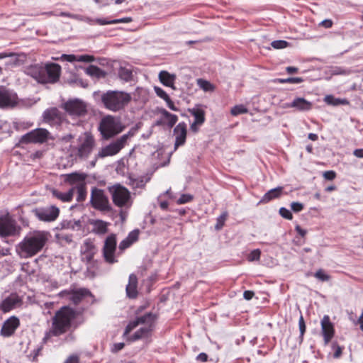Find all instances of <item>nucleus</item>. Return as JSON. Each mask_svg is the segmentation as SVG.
I'll use <instances>...</instances> for the list:
<instances>
[{
  "mask_svg": "<svg viewBox=\"0 0 363 363\" xmlns=\"http://www.w3.org/2000/svg\"><path fill=\"white\" fill-rule=\"evenodd\" d=\"M193 196L189 194H184L181 195L179 199L177 201L178 204H184L189 203L193 200Z\"/></svg>",
  "mask_w": 363,
  "mask_h": 363,
  "instance_id": "49530a36",
  "label": "nucleus"
},
{
  "mask_svg": "<svg viewBox=\"0 0 363 363\" xmlns=\"http://www.w3.org/2000/svg\"><path fill=\"white\" fill-rule=\"evenodd\" d=\"M227 217H228V213L223 212L220 216H218L217 218L216 224L215 225L216 230H219L223 227Z\"/></svg>",
  "mask_w": 363,
  "mask_h": 363,
  "instance_id": "58836bf2",
  "label": "nucleus"
},
{
  "mask_svg": "<svg viewBox=\"0 0 363 363\" xmlns=\"http://www.w3.org/2000/svg\"><path fill=\"white\" fill-rule=\"evenodd\" d=\"M74 189H70L67 192L62 193L56 189L52 190V194L53 196L57 198V199L62 201V202H69L72 200L74 196Z\"/></svg>",
  "mask_w": 363,
  "mask_h": 363,
  "instance_id": "7c9ffc66",
  "label": "nucleus"
},
{
  "mask_svg": "<svg viewBox=\"0 0 363 363\" xmlns=\"http://www.w3.org/2000/svg\"><path fill=\"white\" fill-rule=\"evenodd\" d=\"M21 230V227L11 217H0V237L15 236L20 233Z\"/></svg>",
  "mask_w": 363,
  "mask_h": 363,
  "instance_id": "ddd939ff",
  "label": "nucleus"
},
{
  "mask_svg": "<svg viewBox=\"0 0 363 363\" xmlns=\"http://www.w3.org/2000/svg\"><path fill=\"white\" fill-rule=\"evenodd\" d=\"M138 278L134 274L129 276L128 284L126 286V294L130 298H135L138 296Z\"/></svg>",
  "mask_w": 363,
  "mask_h": 363,
  "instance_id": "a878e982",
  "label": "nucleus"
},
{
  "mask_svg": "<svg viewBox=\"0 0 363 363\" xmlns=\"http://www.w3.org/2000/svg\"><path fill=\"white\" fill-rule=\"evenodd\" d=\"M156 315L152 313H147L143 315L136 317L130 321L125 329L124 335H128L138 326L140 328L129 337L130 341H135L140 339L147 338L151 336L155 327Z\"/></svg>",
  "mask_w": 363,
  "mask_h": 363,
  "instance_id": "7ed1b4c3",
  "label": "nucleus"
},
{
  "mask_svg": "<svg viewBox=\"0 0 363 363\" xmlns=\"http://www.w3.org/2000/svg\"><path fill=\"white\" fill-rule=\"evenodd\" d=\"M353 155L358 158H363V148L355 149L353 151Z\"/></svg>",
  "mask_w": 363,
  "mask_h": 363,
  "instance_id": "338daca9",
  "label": "nucleus"
},
{
  "mask_svg": "<svg viewBox=\"0 0 363 363\" xmlns=\"http://www.w3.org/2000/svg\"><path fill=\"white\" fill-rule=\"evenodd\" d=\"M323 177L327 180H333L336 177V173L334 171H326L323 173Z\"/></svg>",
  "mask_w": 363,
  "mask_h": 363,
  "instance_id": "13d9d810",
  "label": "nucleus"
},
{
  "mask_svg": "<svg viewBox=\"0 0 363 363\" xmlns=\"http://www.w3.org/2000/svg\"><path fill=\"white\" fill-rule=\"evenodd\" d=\"M63 108L72 116H82L86 113V104L78 99L69 100L63 104Z\"/></svg>",
  "mask_w": 363,
  "mask_h": 363,
  "instance_id": "2eb2a0df",
  "label": "nucleus"
},
{
  "mask_svg": "<svg viewBox=\"0 0 363 363\" xmlns=\"http://www.w3.org/2000/svg\"><path fill=\"white\" fill-rule=\"evenodd\" d=\"M321 330L325 344H328L334 335L333 324L327 315H324L321 320Z\"/></svg>",
  "mask_w": 363,
  "mask_h": 363,
  "instance_id": "aec40b11",
  "label": "nucleus"
},
{
  "mask_svg": "<svg viewBox=\"0 0 363 363\" xmlns=\"http://www.w3.org/2000/svg\"><path fill=\"white\" fill-rule=\"evenodd\" d=\"M131 99L130 94L119 91H108L101 95V101L104 107L113 112L123 109Z\"/></svg>",
  "mask_w": 363,
  "mask_h": 363,
  "instance_id": "423d86ee",
  "label": "nucleus"
},
{
  "mask_svg": "<svg viewBox=\"0 0 363 363\" xmlns=\"http://www.w3.org/2000/svg\"><path fill=\"white\" fill-rule=\"evenodd\" d=\"M283 191V187L278 186L277 188L270 189L261 199L259 203H267L270 201L279 198Z\"/></svg>",
  "mask_w": 363,
  "mask_h": 363,
  "instance_id": "cd10ccee",
  "label": "nucleus"
},
{
  "mask_svg": "<svg viewBox=\"0 0 363 363\" xmlns=\"http://www.w3.org/2000/svg\"><path fill=\"white\" fill-rule=\"evenodd\" d=\"M94 60V58L91 55H84L77 56L78 62H93Z\"/></svg>",
  "mask_w": 363,
  "mask_h": 363,
  "instance_id": "5fc2aeb1",
  "label": "nucleus"
},
{
  "mask_svg": "<svg viewBox=\"0 0 363 363\" xmlns=\"http://www.w3.org/2000/svg\"><path fill=\"white\" fill-rule=\"evenodd\" d=\"M35 216L41 221H55L60 214V209L55 206L39 208L34 210Z\"/></svg>",
  "mask_w": 363,
  "mask_h": 363,
  "instance_id": "dca6fc26",
  "label": "nucleus"
},
{
  "mask_svg": "<svg viewBox=\"0 0 363 363\" xmlns=\"http://www.w3.org/2000/svg\"><path fill=\"white\" fill-rule=\"evenodd\" d=\"M60 296L73 303L74 305H78L84 298L91 296V292L86 289H79L72 291H62Z\"/></svg>",
  "mask_w": 363,
  "mask_h": 363,
  "instance_id": "f3484780",
  "label": "nucleus"
},
{
  "mask_svg": "<svg viewBox=\"0 0 363 363\" xmlns=\"http://www.w3.org/2000/svg\"><path fill=\"white\" fill-rule=\"evenodd\" d=\"M74 191L77 192V201H83L85 200L86 196V188L85 184H79L75 187H73Z\"/></svg>",
  "mask_w": 363,
  "mask_h": 363,
  "instance_id": "e433bc0d",
  "label": "nucleus"
},
{
  "mask_svg": "<svg viewBox=\"0 0 363 363\" xmlns=\"http://www.w3.org/2000/svg\"><path fill=\"white\" fill-rule=\"evenodd\" d=\"M60 59L64 61L73 62L77 61V56L74 55H66L63 54L61 55Z\"/></svg>",
  "mask_w": 363,
  "mask_h": 363,
  "instance_id": "603ef678",
  "label": "nucleus"
},
{
  "mask_svg": "<svg viewBox=\"0 0 363 363\" xmlns=\"http://www.w3.org/2000/svg\"><path fill=\"white\" fill-rule=\"evenodd\" d=\"M298 327L300 330V337L303 338V335L306 332V324L303 319V317L302 315L300 316L298 320Z\"/></svg>",
  "mask_w": 363,
  "mask_h": 363,
  "instance_id": "8fccbe9b",
  "label": "nucleus"
},
{
  "mask_svg": "<svg viewBox=\"0 0 363 363\" xmlns=\"http://www.w3.org/2000/svg\"><path fill=\"white\" fill-rule=\"evenodd\" d=\"M261 251L259 249L252 250L248 255L247 259L250 262L257 261L260 259Z\"/></svg>",
  "mask_w": 363,
  "mask_h": 363,
  "instance_id": "a18cd8bd",
  "label": "nucleus"
},
{
  "mask_svg": "<svg viewBox=\"0 0 363 363\" xmlns=\"http://www.w3.org/2000/svg\"><path fill=\"white\" fill-rule=\"evenodd\" d=\"M324 101L328 104L332 106H339V105H345L348 104V101L346 99H342L338 98H335L333 95H327L324 98Z\"/></svg>",
  "mask_w": 363,
  "mask_h": 363,
  "instance_id": "c9c22d12",
  "label": "nucleus"
},
{
  "mask_svg": "<svg viewBox=\"0 0 363 363\" xmlns=\"http://www.w3.org/2000/svg\"><path fill=\"white\" fill-rule=\"evenodd\" d=\"M291 208L293 211L298 213L303 209V205L300 202H292L291 203Z\"/></svg>",
  "mask_w": 363,
  "mask_h": 363,
  "instance_id": "3c124183",
  "label": "nucleus"
},
{
  "mask_svg": "<svg viewBox=\"0 0 363 363\" xmlns=\"http://www.w3.org/2000/svg\"><path fill=\"white\" fill-rule=\"evenodd\" d=\"M277 81L281 84H299L303 82V79L301 77H288L286 79H277Z\"/></svg>",
  "mask_w": 363,
  "mask_h": 363,
  "instance_id": "a19ab883",
  "label": "nucleus"
},
{
  "mask_svg": "<svg viewBox=\"0 0 363 363\" xmlns=\"http://www.w3.org/2000/svg\"><path fill=\"white\" fill-rule=\"evenodd\" d=\"M133 243L129 241L128 239L125 238L123 240H122L119 244V250L121 251H123L125 249L128 248Z\"/></svg>",
  "mask_w": 363,
  "mask_h": 363,
  "instance_id": "6e6d98bb",
  "label": "nucleus"
},
{
  "mask_svg": "<svg viewBox=\"0 0 363 363\" xmlns=\"http://www.w3.org/2000/svg\"><path fill=\"white\" fill-rule=\"evenodd\" d=\"M124 128L118 118L107 116L101 119L99 130L102 138L107 140L122 132Z\"/></svg>",
  "mask_w": 363,
  "mask_h": 363,
  "instance_id": "6e6552de",
  "label": "nucleus"
},
{
  "mask_svg": "<svg viewBox=\"0 0 363 363\" xmlns=\"http://www.w3.org/2000/svg\"><path fill=\"white\" fill-rule=\"evenodd\" d=\"M21 302V299L16 294H11L0 303V310L7 313L16 307Z\"/></svg>",
  "mask_w": 363,
  "mask_h": 363,
  "instance_id": "b1692460",
  "label": "nucleus"
},
{
  "mask_svg": "<svg viewBox=\"0 0 363 363\" xmlns=\"http://www.w3.org/2000/svg\"><path fill=\"white\" fill-rule=\"evenodd\" d=\"M85 72L86 74L97 79H100L105 77V72L99 67L95 65H89L85 69Z\"/></svg>",
  "mask_w": 363,
  "mask_h": 363,
  "instance_id": "72a5a7b5",
  "label": "nucleus"
},
{
  "mask_svg": "<svg viewBox=\"0 0 363 363\" xmlns=\"http://www.w3.org/2000/svg\"><path fill=\"white\" fill-rule=\"evenodd\" d=\"M82 20H79V21H84L90 25H93L94 23H97L101 26L108 25V24H117L121 23H130L132 21V18L130 17L113 19L111 21H107L103 18H96L92 19L89 17H86L82 16Z\"/></svg>",
  "mask_w": 363,
  "mask_h": 363,
  "instance_id": "412c9836",
  "label": "nucleus"
},
{
  "mask_svg": "<svg viewBox=\"0 0 363 363\" xmlns=\"http://www.w3.org/2000/svg\"><path fill=\"white\" fill-rule=\"evenodd\" d=\"M198 85L205 91L213 90V86L208 81L202 79H199Z\"/></svg>",
  "mask_w": 363,
  "mask_h": 363,
  "instance_id": "ea45409f",
  "label": "nucleus"
},
{
  "mask_svg": "<svg viewBox=\"0 0 363 363\" xmlns=\"http://www.w3.org/2000/svg\"><path fill=\"white\" fill-rule=\"evenodd\" d=\"M21 100L11 89L0 86V108L13 109L20 105Z\"/></svg>",
  "mask_w": 363,
  "mask_h": 363,
  "instance_id": "9b49d317",
  "label": "nucleus"
},
{
  "mask_svg": "<svg viewBox=\"0 0 363 363\" xmlns=\"http://www.w3.org/2000/svg\"><path fill=\"white\" fill-rule=\"evenodd\" d=\"M150 178L148 177L141 176V177H134L130 175L128 177V180L126 184L130 186L133 189H143L145 188L146 184L150 181Z\"/></svg>",
  "mask_w": 363,
  "mask_h": 363,
  "instance_id": "393cba45",
  "label": "nucleus"
},
{
  "mask_svg": "<svg viewBox=\"0 0 363 363\" xmlns=\"http://www.w3.org/2000/svg\"><path fill=\"white\" fill-rule=\"evenodd\" d=\"M315 277L322 281H327L330 280V277L325 274L323 269H318L314 274Z\"/></svg>",
  "mask_w": 363,
  "mask_h": 363,
  "instance_id": "c03bdc74",
  "label": "nucleus"
},
{
  "mask_svg": "<svg viewBox=\"0 0 363 363\" xmlns=\"http://www.w3.org/2000/svg\"><path fill=\"white\" fill-rule=\"evenodd\" d=\"M90 202L93 208L101 211H109L111 209L108 198L104 190L93 187L91 191Z\"/></svg>",
  "mask_w": 363,
  "mask_h": 363,
  "instance_id": "f8f14e48",
  "label": "nucleus"
},
{
  "mask_svg": "<svg viewBox=\"0 0 363 363\" xmlns=\"http://www.w3.org/2000/svg\"><path fill=\"white\" fill-rule=\"evenodd\" d=\"M203 124L196 123V122H193L190 125V129L194 133H197L199 130V127Z\"/></svg>",
  "mask_w": 363,
  "mask_h": 363,
  "instance_id": "e2e57ef3",
  "label": "nucleus"
},
{
  "mask_svg": "<svg viewBox=\"0 0 363 363\" xmlns=\"http://www.w3.org/2000/svg\"><path fill=\"white\" fill-rule=\"evenodd\" d=\"M49 233L44 230L29 232L16 246V254L21 259H28L38 254L49 239Z\"/></svg>",
  "mask_w": 363,
  "mask_h": 363,
  "instance_id": "f257e3e1",
  "label": "nucleus"
},
{
  "mask_svg": "<svg viewBox=\"0 0 363 363\" xmlns=\"http://www.w3.org/2000/svg\"><path fill=\"white\" fill-rule=\"evenodd\" d=\"M295 230L301 237H304L307 233L306 230L301 228L299 225H296Z\"/></svg>",
  "mask_w": 363,
  "mask_h": 363,
  "instance_id": "774afa93",
  "label": "nucleus"
},
{
  "mask_svg": "<svg viewBox=\"0 0 363 363\" xmlns=\"http://www.w3.org/2000/svg\"><path fill=\"white\" fill-rule=\"evenodd\" d=\"M160 113L163 118L166 119L169 128H172L177 123L178 121V116L177 115L169 113L164 108H161Z\"/></svg>",
  "mask_w": 363,
  "mask_h": 363,
  "instance_id": "473e14b6",
  "label": "nucleus"
},
{
  "mask_svg": "<svg viewBox=\"0 0 363 363\" xmlns=\"http://www.w3.org/2000/svg\"><path fill=\"white\" fill-rule=\"evenodd\" d=\"M64 363H79V358L77 355H70Z\"/></svg>",
  "mask_w": 363,
  "mask_h": 363,
  "instance_id": "bf43d9fd",
  "label": "nucleus"
},
{
  "mask_svg": "<svg viewBox=\"0 0 363 363\" xmlns=\"http://www.w3.org/2000/svg\"><path fill=\"white\" fill-rule=\"evenodd\" d=\"M45 122L50 124L60 123L63 119L62 113L57 108H51L45 110L43 114Z\"/></svg>",
  "mask_w": 363,
  "mask_h": 363,
  "instance_id": "4be33fe9",
  "label": "nucleus"
},
{
  "mask_svg": "<svg viewBox=\"0 0 363 363\" xmlns=\"http://www.w3.org/2000/svg\"><path fill=\"white\" fill-rule=\"evenodd\" d=\"M166 103H167V106L172 111H178V108H177L173 101L170 99V98L169 97V100L167 99L165 100Z\"/></svg>",
  "mask_w": 363,
  "mask_h": 363,
  "instance_id": "0e129e2a",
  "label": "nucleus"
},
{
  "mask_svg": "<svg viewBox=\"0 0 363 363\" xmlns=\"http://www.w3.org/2000/svg\"><path fill=\"white\" fill-rule=\"evenodd\" d=\"M82 310L75 311L69 306H64L56 312L52 318V327L50 333L57 336L65 333L70 327L71 321Z\"/></svg>",
  "mask_w": 363,
  "mask_h": 363,
  "instance_id": "39448f33",
  "label": "nucleus"
},
{
  "mask_svg": "<svg viewBox=\"0 0 363 363\" xmlns=\"http://www.w3.org/2000/svg\"><path fill=\"white\" fill-rule=\"evenodd\" d=\"M279 214L284 218L287 219V220H291L293 218V216H292V213L291 212L284 208V207H281L279 209Z\"/></svg>",
  "mask_w": 363,
  "mask_h": 363,
  "instance_id": "09e8293b",
  "label": "nucleus"
},
{
  "mask_svg": "<svg viewBox=\"0 0 363 363\" xmlns=\"http://www.w3.org/2000/svg\"><path fill=\"white\" fill-rule=\"evenodd\" d=\"M138 130V126L133 127L126 134L123 135L113 143L101 148L97 154L95 155L94 160L91 162V166H95L96 162L100 158L113 156L119 152L125 147L128 140L133 137Z\"/></svg>",
  "mask_w": 363,
  "mask_h": 363,
  "instance_id": "0eeeda50",
  "label": "nucleus"
},
{
  "mask_svg": "<svg viewBox=\"0 0 363 363\" xmlns=\"http://www.w3.org/2000/svg\"><path fill=\"white\" fill-rule=\"evenodd\" d=\"M93 225V231L99 235L105 234L107 232L108 223L101 220H96L91 222Z\"/></svg>",
  "mask_w": 363,
  "mask_h": 363,
  "instance_id": "2f4dec72",
  "label": "nucleus"
},
{
  "mask_svg": "<svg viewBox=\"0 0 363 363\" xmlns=\"http://www.w3.org/2000/svg\"><path fill=\"white\" fill-rule=\"evenodd\" d=\"M116 243V237L115 234L108 235L104 241L103 256L105 261L108 264H113L118 262L115 256Z\"/></svg>",
  "mask_w": 363,
  "mask_h": 363,
  "instance_id": "4468645a",
  "label": "nucleus"
},
{
  "mask_svg": "<svg viewBox=\"0 0 363 363\" xmlns=\"http://www.w3.org/2000/svg\"><path fill=\"white\" fill-rule=\"evenodd\" d=\"M96 145L94 135L89 131L82 133L77 139L76 145H70L68 151L75 160H87Z\"/></svg>",
  "mask_w": 363,
  "mask_h": 363,
  "instance_id": "20e7f679",
  "label": "nucleus"
},
{
  "mask_svg": "<svg viewBox=\"0 0 363 363\" xmlns=\"http://www.w3.org/2000/svg\"><path fill=\"white\" fill-rule=\"evenodd\" d=\"M334 75H348L351 73L350 69H344L341 67H335L331 70Z\"/></svg>",
  "mask_w": 363,
  "mask_h": 363,
  "instance_id": "79ce46f5",
  "label": "nucleus"
},
{
  "mask_svg": "<svg viewBox=\"0 0 363 363\" xmlns=\"http://www.w3.org/2000/svg\"><path fill=\"white\" fill-rule=\"evenodd\" d=\"M118 74L119 78L125 82H129L133 78L132 69L127 67H121L118 69Z\"/></svg>",
  "mask_w": 363,
  "mask_h": 363,
  "instance_id": "f704fd0d",
  "label": "nucleus"
},
{
  "mask_svg": "<svg viewBox=\"0 0 363 363\" xmlns=\"http://www.w3.org/2000/svg\"><path fill=\"white\" fill-rule=\"evenodd\" d=\"M271 45L274 49H283L289 45V43L283 40H277L272 42Z\"/></svg>",
  "mask_w": 363,
  "mask_h": 363,
  "instance_id": "37998d69",
  "label": "nucleus"
},
{
  "mask_svg": "<svg viewBox=\"0 0 363 363\" xmlns=\"http://www.w3.org/2000/svg\"><path fill=\"white\" fill-rule=\"evenodd\" d=\"M196 359L205 362L208 360V355L204 352H201L197 356Z\"/></svg>",
  "mask_w": 363,
  "mask_h": 363,
  "instance_id": "69168bd1",
  "label": "nucleus"
},
{
  "mask_svg": "<svg viewBox=\"0 0 363 363\" xmlns=\"http://www.w3.org/2000/svg\"><path fill=\"white\" fill-rule=\"evenodd\" d=\"M154 90L156 93V94L163 100H169V95L160 87L155 86Z\"/></svg>",
  "mask_w": 363,
  "mask_h": 363,
  "instance_id": "de8ad7c7",
  "label": "nucleus"
},
{
  "mask_svg": "<svg viewBox=\"0 0 363 363\" xmlns=\"http://www.w3.org/2000/svg\"><path fill=\"white\" fill-rule=\"evenodd\" d=\"M255 293L252 291H245L243 293V297L246 300H250L254 296Z\"/></svg>",
  "mask_w": 363,
  "mask_h": 363,
  "instance_id": "680f3d73",
  "label": "nucleus"
},
{
  "mask_svg": "<svg viewBox=\"0 0 363 363\" xmlns=\"http://www.w3.org/2000/svg\"><path fill=\"white\" fill-rule=\"evenodd\" d=\"M248 112L247 108L242 104L236 105L231 108L230 113L233 116L246 113Z\"/></svg>",
  "mask_w": 363,
  "mask_h": 363,
  "instance_id": "4c0bfd02",
  "label": "nucleus"
},
{
  "mask_svg": "<svg viewBox=\"0 0 363 363\" xmlns=\"http://www.w3.org/2000/svg\"><path fill=\"white\" fill-rule=\"evenodd\" d=\"M51 133L45 128H35L21 136L20 142L24 144H43L49 140H54Z\"/></svg>",
  "mask_w": 363,
  "mask_h": 363,
  "instance_id": "1a4fd4ad",
  "label": "nucleus"
},
{
  "mask_svg": "<svg viewBox=\"0 0 363 363\" xmlns=\"http://www.w3.org/2000/svg\"><path fill=\"white\" fill-rule=\"evenodd\" d=\"M24 72L40 83L53 84L59 80L61 67L56 63L35 64L26 67Z\"/></svg>",
  "mask_w": 363,
  "mask_h": 363,
  "instance_id": "f03ea898",
  "label": "nucleus"
},
{
  "mask_svg": "<svg viewBox=\"0 0 363 363\" xmlns=\"http://www.w3.org/2000/svg\"><path fill=\"white\" fill-rule=\"evenodd\" d=\"M126 238L128 239L129 241L131 242V243H133L138 238V231L133 230V231L130 232Z\"/></svg>",
  "mask_w": 363,
  "mask_h": 363,
  "instance_id": "4d7b16f0",
  "label": "nucleus"
},
{
  "mask_svg": "<svg viewBox=\"0 0 363 363\" xmlns=\"http://www.w3.org/2000/svg\"><path fill=\"white\" fill-rule=\"evenodd\" d=\"M58 16L63 17H69L75 20H82V16L78 14H72L67 12H61Z\"/></svg>",
  "mask_w": 363,
  "mask_h": 363,
  "instance_id": "864d4df0",
  "label": "nucleus"
},
{
  "mask_svg": "<svg viewBox=\"0 0 363 363\" xmlns=\"http://www.w3.org/2000/svg\"><path fill=\"white\" fill-rule=\"evenodd\" d=\"M189 112L194 117V121L196 123L203 124L205 122V111L200 105H196L192 108L189 109Z\"/></svg>",
  "mask_w": 363,
  "mask_h": 363,
  "instance_id": "c85d7f7f",
  "label": "nucleus"
},
{
  "mask_svg": "<svg viewBox=\"0 0 363 363\" xmlns=\"http://www.w3.org/2000/svg\"><path fill=\"white\" fill-rule=\"evenodd\" d=\"M158 77L163 85L174 89V84L176 80V75L174 74H170L167 71L163 70L159 73Z\"/></svg>",
  "mask_w": 363,
  "mask_h": 363,
  "instance_id": "bb28decb",
  "label": "nucleus"
},
{
  "mask_svg": "<svg viewBox=\"0 0 363 363\" xmlns=\"http://www.w3.org/2000/svg\"><path fill=\"white\" fill-rule=\"evenodd\" d=\"M20 325L19 319L16 316H11L5 320L0 330V335L8 337L13 335Z\"/></svg>",
  "mask_w": 363,
  "mask_h": 363,
  "instance_id": "6ab92c4d",
  "label": "nucleus"
},
{
  "mask_svg": "<svg viewBox=\"0 0 363 363\" xmlns=\"http://www.w3.org/2000/svg\"><path fill=\"white\" fill-rule=\"evenodd\" d=\"M111 195L113 203L118 207H124L129 205L130 201V192L125 186L116 184L108 188Z\"/></svg>",
  "mask_w": 363,
  "mask_h": 363,
  "instance_id": "9d476101",
  "label": "nucleus"
},
{
  "mask_svg": "<svg viewBox=\"0 0 363 363\" xmlns=\"http://www.w3.org/2000/svg\"><path fill=\"white\" fill-rule=\"evenodd\" d=\"M74 138V135L71 133L67 134L65 135L62 136L59 140L65 143H68L71 141Z\"/></svg>",
  "mask_w": 363,
  "mask_h": 363,
  "instance_id": "052dcab7",
  "label": "nucleus"
},
{
  "mask_svg": "<svg viewBox=\"0 0 363 363\" xmlns=\"http://www.w3.org/2000/svg\"><path fill=\"white\" fill-rule=\"evenodd\" d=\"M175 136L174 150H176L180 146H183L186 140L187 128L184 122L178 123L173 130Z\"/></svg>",
  "mask_w": 363,
  "mask_h": 363,
  "instance_id": "a211bd4d",
  "label": "nucleus"
},
{
  "mask_svg": "<svg viewBox=\"0 0 363 363\" xmlns=\"http://www.w3.org/2000/svg\"><path fill=\"white\" fill-rule=\"evenodd\" d=\"M313 104L302 97L294 99L291 103L286 104V108H294L298 111H308L312 108Z\"/></svg>",
  "mask_w": 363,
  "mask_h": 363,
  "instance_id": "5701e85b",
  "label": "nucleus"
},
{
  "mask_svg": "<svg viewBox=\"0 0 363 363\" xmlns=\"http://www.w3.org/2000/svg\"><path fill=\"white\" fill-rule=\"evenodd\" d=\"M86 175L82 173H72L66 175L65 181L69 184L77 186L79 184H85Z\"/></svg>",
  "mask_w": 363,
  "mask_h": 363,
  "instance_id": "c756f323",
  "label": "nucleus"
}]
</instances>
